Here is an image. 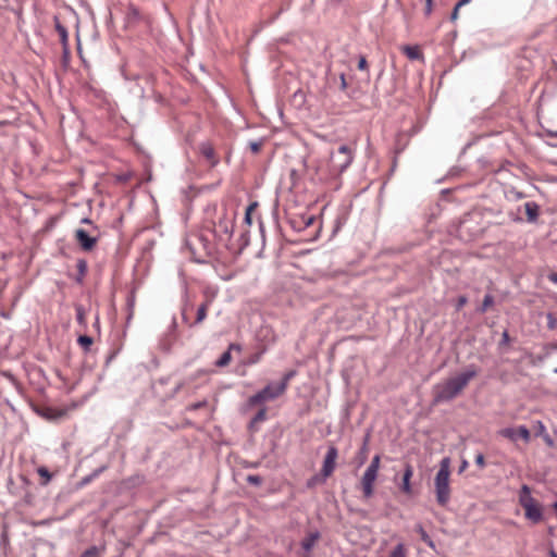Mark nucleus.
<instances>
[{"instance_id":"18","label":"nucleus","mask_w":557,"mask_h":557,"mask_svg":"<svg viewBox=\"0 0 557 557\" xmlns=\"http://www.w3.org/2000/svg\"><path fill=\"white\" fill-rule=\"evenodd\" d=\"M412 474H413L412 467L410 465H407V467L405 468L404 474H403V483H401V491L405 492L406 494L411 493L410 479H411Z\"/></svg>"},{"instance_id":"39","label":"nucleus","mask_w":557,"mask_h":557,"mask_svg":"<svg viewBox=\"0 0 557 557\" xmlns=\"http://www.w3.org/2000/svg\"><path fill=\"white\" fill-rule=\"evenodd\" d=\"M207 400L203 399V400H200V401H197V403H194V404H190L188 407H187V410L189 411H196L198 409H201L203 407L207 406Z\"/></svg>"},{"instance_id":"31","label":"nucleus","mask_w":557,"mask_h":557,"mask_svg":"<svg viewBox=\"0 0 557 557\" xmlns=\"http://www.w3.org/2000/svg\"><path fill=\"white\" fill-rule=\"evenodd\" d=\"M388 557H406V549L403 543L397 544Z\"/></svg>"},{"instance_id":"19","label":"nucleus","mask_w":557,"mask_h":557,"mask_svg":"<svg viewBox=\"0 0 557 557\" xmlns=\"http://www.w3.org/2000/svg\"><path fill=\"white\" fill-rule=\"evenodd\" d=\"M76 268H77L78 273H77V276L75 277V282L77 284H83L84 277L88 270V263L85 259H78L76 262Z\"/></svg>"},{"instance_id":"22","label":"nucleus","mask_w":557,"mask_h":557,"mask_svg":"<svg viewBox=\"0 0 557 557\" xmlns=\"http://www.w3.org/2000/svg\"><path fill=\"white\" fill-rule=\"evenodd\" d=\"M301 216V225L296 226V221H290V225L294 230L300 232L307 227H309L314 222V216L310 214H302Z\"/></svg>"},{"instance_id":"35","label":"nucleus","mask_w":557,"mask_h":557,"mask_svg":"<svg viewBox=\"0 0 557 557\" xmlns=\"http://www.w3.org/2000/svg\"><path fill=\"white\" fill-rule=\"evenodd\" d=\"M369 438H370V434L367 433V435L364 436L363 438V443H362V446L360 448V455H361V460L360 462L362 463L366 459V453L368 450V444H369Z\"/></svg>"},{"instance_id":"26","label":"nucleus","mask_w":557,"mask_h":557,"mask_svg":"<svg viewBox=\"0 0 557 557\" xmlns=\"http://www.w3.org/2000/svg\"><path fill=\"white\" fill-rule=\"evenodd\" d=\"M296 370H289L284 373L282 380L277 382L278 386H283V391L286 392L289 381L296 375Z\"/></svg>"},{"instance_id":"62","label":"nucleus","mask_w":557,"mask_h":557,"mask_svg":"<svg viewBox=\"0 0 557 557\" xmlns=\"http://www.w3.org/2000/svg\"><path fill=\"white\" fill-rule=\"evenodd\" d=\"M259 227H260L261 236H262V238H264V227H263V223L261 221L259 222Z\"/></svg>"},{"instance_id":"12","label":"nucleus","mask_w":557,"mask_h":557,"mask_svg":"<svg viewBox=\"0 0 557 557\" xmlns=\"http://www.w3.org/2000/svg\"><path fill=\"white\" fill-rule=\"evenodd\" d=\"M376 478L377 471L367 468L361 480L362 491L366 498H370L373 495V484Z\"/></svg>"},{"instance_id":"48","label":"nucleus","mask_w":557,"mask_h":557,"mask_svg":"<svg viewBox=\"0 0 557 557\" xmlns=\"http://www.w3.org/2000/svg\"><path fill=\"white\" fill-rule=\"evenodd\" d=\"M339 79H341V86H339V88H341V90H343V91H344V90H346V89H347V86H348V85H347L346 77H345V74H344V73H342V74L339 75Z\"/></svg>"},{"instance_id":"25","label":"nucleus","mask_w":557,"mask_h":557,"mask_svg":"<svg viewBox=\"0 0 557 557\" xmlns=\"http://www.w3.org/2000/svg\"><path fill=\"white\" fill-rule=\"evenodd\" d=\"M494 297L491 294H486L483 298L482 305L476 309L479 313H484L486 310L493 306Z\"/></svg>"},{"instance_id":"24","label":"nucleus","mask_w":557,"mask_h":557,"mask_svg":"<svg viewBox=\"0 0 557 557\" xmlns=\"http://www.w3.org/2000/svg\"><path fill=\"white\" fill-rule=\"evenodd\" d=\"M267 419V408L262 406L257 413L252 417L250 421V428H252L255 424L263 422Z\"/></svg>"},{"instance_id":"55","label":"nucleus","mask_w":557,"mask_h":557,"mask_svg":"<svg viewBox=\"0 0 557 557\" xmlns=\"http://www.w3.org/2000/svg\"><path fill=\"white\" fill-rule=\"evenodd\" d=\"M92 480H94V478L91 476V474H89V475H87V476H85V478H83V479H82V481H81V485H86V484H88L89 482H91Z\"/></svg>"},{"instance_id":"36","label":"nucleus","mask_w":557,"mask_h":557,"mask_svg":"<svg viewBox=\"0 0 557 557\" xmlns=\"http://www.w3.org/2000/svg\"><path fill=\"white\" fill-rule=\"evenodd\" d=\"M193 306L188 302H186L183 307H182V320L183 322L188 326V323H191L188 319V315H187V312H188V309H191Z\"/></svg>"},{"instance_id":"54","label":"nucleus","mask_w":557,"mask_h":557,"mask_svg":"<svg viewBox=\"0 0 557 557\" xmlns=\"http://www.w3.org/2000/svg\"><path fill=\"white\" fill-rule=\"evenodd\" d=\"M544 134L548 137H552V138H555L557 137V129L556 131H550V129H544L543 131Z\"/></svg>"},{"instance_id":"17","label":"nucleus","mask_w":557,"mask_h":557,"mask_svg":"<svg viewBox=\"0 0 557 557\" xmlns=\"http://www.w3.org/2000/svg\"><path fill=\"white\" fill-rule=\"evenodd\" d=\"M54 27H55L57 33L60 36L61 44L66 49L67 45H69L67 29H66V27L64 25L61 24V22H60L58 16H54Z\"/></svg>"},{"instance_id":"38","label":"nucleus","mask_w":557,"mask_h":557,"mask_svg":"<svg viewBox=\"0 0 557 557\" xmlns=\"http://www.w3.org/2000/svg\"><path fill=\"white\" fill-rule=\"evenodd\" d=\"M134 305H135L134 297H128V298H127V311H128V314H127V323H129V321H131V320H132V318H133V313H134Z\"/></svg>"},{"instance_id":"4","label":"nucleus","mask_w":557,"mask_h":557,"mask_svg":"<svg viewBox=\"0 0 557 557\" xmlns=\"http://www.w3.org/2000/svg\"><path fill=\"white\" fill-rule=\"evenodd\" d=\"M450 459L445 457L441 460L440 469L435 475L436 500L441 506L447 505L450 498L449 474Z\"/></svg>"},{"instance_id":"33","label":"nucleus","mask_w":557,"mask_h":557,"mask_svg":"<svg viewBox=\"0 0 557 557\" xmlns=\"http://www.w3.org/2000/svg\"><path fill=\"white\" fill-rule=\"evenodd\" d=\"M258 203L257 202H252L250 203L247 209H246V212H245V222L247 224H251V218H252V211L257 208Z\"/></svg>"},{"instance_id":"9","label":"nucleus","mask_w":557,"mask_h":557,"mask_svg":"<svg viewBox=\"0 0 557 557\" xmlns=\"http://www.w3.org/2000/svg\"><path fill=\"white\" fill-rule=\"evenodd\" d=\"M34 411L47 421H58L66 416L67 409L50 406H34Z\"/></svg>"},{"instance_id":"15","label":"nucleus","mask_w":557,"mask_h":557,"mask_svg":"<svg viewBox=\"0 0 557 557\" xmlns=\"http://www.w3.org/2000/svg\"><path fill=\"white\" fill-rule=\"evenodd\" d=\"M209 306L210 301L206 300L198 307L195 321L193 323H188L189 327H194L205 321Z\"/></svg>"},{"instance_id":"8","label":"nucleus","mask_w":557,"mask_h":557,"mask_svg":"<svg viewBox=\"0 0 557 557\" xmlns=\"http://www.w3.org/2000/svg\"><path fill=\"white\" fill-rule=\"evenodd\" d=\"M499 435L508 438L512 442L522 440L529 443L531 440V433L525 425H519L518 428H505L499 431Z\"/></svg>"},{"instance_id":"51","label":"nucleus","mask_w":557,"mask_h":557,"mask_svg":"<svg viewBox=\"0 0 557 557\" xmlns=\"http://www.w3.org/2000/svg\"><path fill=\"white\" fill-rule=\"evenodd\" d=\"M459 10L460 9H457V4H455V7H454V9L451 11V14H450V21L451 22H455L458 18Z\"/></svg>"},{"instance_id":"21","label":"nucleus","mask_w":557,"mask_h":557,"mask_svg":"<svg viewBox=\"0 0 557 557\" xmlns=\"http://www.w3.org/2000/svg\"><path fill=\"white\" fill-rule=\"evenodd\" d=\"M104 546L92 545L85 549L78 557H102L104 554Z\"/></svg>"},{"instance_id":"10","label":"nucleus","mask_w":557,"mask_h":557,"mask_svg":"<svg viewBox=\"0 0 557 557\" xmlns=\"http://www.w3.org/2000/svg\"><path fill=\"white\" fill-rule=\"evenodd\" d=\"M338 456V450L335 446H329L324 460L323 466L321 469V474L323 476V481L326 480L335 470L336 467V458Z\"/></svg>"},{"instance_id":"6","label":"nucleus","mask_w":557,"mask_h":557,"mask_svg":"<svg viewBox=\"0 0 557 557\" xmlns=\"http://www.w3.org/2000/svg\"><path fill=\"white\" fill-rule=\"evenodd\" d=\"M519 503L524 509L525 518L533 523H539L543 519L542 508L535 503V499L531 495V488L523 484L519 495Z\"/></svg>"},{"instance_id":"47","label":"nucleus","mask_w":557,"mask_h":557,"mask_svg":"<svg viewBox=\"0 0 557 557\" xmlns=\"http://www.w3.org/2000/svg\"><path fill=\"white\" fill-rule=\"evenodd\" d=\"M537 425H539V429H537V433H536V435L543 436L544 434H546V428H545V425L543 424V422H542V421H539V422H537Z\"/></svg>"},{"instance_id":"40","label":"nucleus","mask_w":557,"mask_h":557,"mask_svg":"<svg viewBox=\"0 0 557 557\" xmlns=\"http://www.w3.org/2000/svg\"><path fill=\"white\" fill-rule=\"evenodd\" d=\"M262 143H263L262 139H259V140H256V141H250L249 143V147H250L251 152L252 153H258L261 150Z\"/></svg>"},{"instance_id":"59","label":"nucleus","mask_w":557,"mask_h":557,"mask_svg":"<svg viewBox=\"0 0 557 557\" xmlns=\"http://www.w3.org/2000/svg\"><path fill=\"white\" fill-rule=\"evenodd\" d=\"M176 326H177V324H176V320H175V319H173V320H172V323H171V326H170V329H171V332H172V333H174V332H175Z\"/></svg>"},{"instance_id":"23","label":"nucleus","mask_w":557,"mask_h":557,"mask_svg":"<svg viewBox=\"0 0 557 557\" xmlns=\"http://www.w3.org/2000/svg\"><path fill=\"white\" fill-rule=\"evenodd\" d=\"M404 52L410 60H419L422 57L417 46H406Z\"/></svg>"},{"instance_id":"29","label":"nucleus","mask_w":557,"mask_h":557,"mask_svg":"<svg viewBox=\"0 0 557 557\" xmlns=\"http://www.w3.org/2000/svg\"><path fill=\"white\" fill-rule=\"evenodd\" d=\"M231 358H232V356H231V351H230V350H226V351H224V352L219 357V359H216V361L214 362V364H215L216 367H220V368L225 367V366H227V364L230 363Z\"/></svg>"},{"instance_id":"46","label":"nucleus","mask_w":557,"mask_h":557,"mask_svg":"<svg viewBox=\"0 0 557 557\" xmlns=\"http://www.w3.org/2000/svg\"><path fill=\"white\" fill-rule=\"evenodd\" d=\"M510 342V336L507 330H505L502 334L500 345H507Z\"/></svg>"},{"instance_id":"45","label":"nucleus","mask_w":557,"mask_h":557,"mask_svg":"<svg viewBox=\"0 0 557 557\" xmlns=\"http://www.w3.org/2000/svg\"><path fill=\"white\" fill-rule=\"evenodd\" d=\"M263 352H264V350L251 355L250 359H249V363H257V362H259L261 357H262V355H263Z\"/></svg>"},{"instance_id":"50","label":"nucleus","mask_w":557,"mask_h":557,"mask_svg":"<svg viewBox=\"0 0 557 557\" xmlns=\"http://www.w3.org/2000/svg\"><path fill=\"white\" fill-rule=\"evenodd\" d=\"M183 385H184L183 382L177 383L169 397L170 398L174 397L182 389Z\"/></svg>"},{"instance_id":"64","label":"nucleus","mask_w":557,"mask_h":557,"mask_svg":"<svg viewBox=\"0 0 557 557\" xmlns=\"http://www.w3.org/2000/svg\"><path fill=\"white\" fill-rule=\"evenodd\" d=\"M549 556L550 557H557V553L554 549H550L549 550Z\"/></svg>"},{"instance_id":"27","label":"nucleus","mask_w":557,"mask_h":557,"mask_svg":"<svg viewBox=\"0 0 557 557\" xmlns=\"http://www.w3.org/2000/svg\"><path fill=\"white\" fill-rule=\"evenodd\" d=\"M77 343L79 346L84 349V351H88L90 349V346L94 343V339L91 336L88 335H81L77 338Z\"/></svg>"},{"instance_id":"11","label":"nucleus","mask_w":557,"mask_h":557,"mask_svg":"<svg viewBox=\"0 0 557 557\" xmlns=\"http://www.w3.org/2000/svg\"><path fill=\"white\" fill-rule=\"evenodd\" d=\"M75 239L84 251H90L97 244L98 237L90 236L88 232L83 228H77L75 231Z\"/></svg>"},{"instance_id":"58","label":"nucleus","mask_w":557,"mask_h":557,"mask_svg":"<svg viewBox=\"0 0 557 557\" xmlns=\"http://www.w3.org/2000/svg\"><path fill=\"white\" fill-rule=\"evenodd\" d=\"M472 0H459L456 4H457V9H460L462 8L463 5L470 3Z\"/></svg>"},{"instance_id":"13","label":"nucleus","mask_w":557,"mask_h":557,"mask_svg":"<svg viewBox=\"0 0 557 557\" xmlns=\"http://www.w3.org/2000/svg\"><path fill=\"white\" fill-rule=\"evenodd\" d=\"M200 152L212 166L218 164L219 159L215 156L213 146L209 141H203L200 144Z\"/></svg>"},{"instance_id":"1","label":"nucleus","mask_w":557,"mask_h":557,"mask_svg":"<svg viewBox=\"0 0 557 557\" xmlns=\"http://www.w3.org/2000/svg\"><path fill=\"white\" fill-rule=\"evenodd\" d=\"M478 374L474 366L468 367L465 371L459 373L458 375L443 382L438 383L433 387V403L442 404L451 401L456 398L463 388L468 385V383L475 377Z\"/></svg>"},{"instance_id":"43","label":"nucleus","mask_w":557,"mask_h":557,"mask_svg":"<svg viewBox=\"0 0 557 557\" xmlns=\"http://www.w3.org/2000/svg\"><path fill=\"white\" fill-rule=\"evenodd\" d=\"M358 70L359 71H367L368 70V62L364 55L359 57L358 61Z\"/></svg>"},{"instance_id":"5","label":"nucleus","mask_w":557,"mask_h":557,"mask_svg":"<svg viewBox=\"0 0 557 557\" xmlns=\"http://www.w3.org/2000/svg\"><path fill=\"white\" fill-rule=\"evenodd\" d=\"M354 152L347 145H342L336 151L331 152L330 156V173L341 175L352 163Z\"/></svg>"},{"instance_id":"14","label":"nucleus","mask_w":557,"mask_h":557,"mask_svg":"<svg viewBox=\"0 0 557 557\" xmlns=\"http://www.w3.org/2000/svg\"><path fill=\"white\" fill-rule=\"evenodd\" d=\"M320 536H321L320 532L318 530H315L302 539L300 545H301V548L305 550V553L308 554L313 549V547H314L317 541L320 539Z\"/></svg>"},{"instance_id":"53","label":"nucleus","mask_w":557,"mask_h":557,"mask_svg":"<svg viewBox=\"0 0 557 557\" xmlns=\"http://www.w3.org/2000/svg\"><path fill=\"white\" fill-rule=\"evenodd\" d=\"M106 469H107V467H106V466H102V467H100V468L96 469V470H95L92 473H90V474H91V476L95 479V478H97L100 473H102Z\"/></svg>"},{"instance_id":"41","label":"nucleus","mask_w":557,"mask_h":557,"mask_svg":"<svg viewBox=\"0 0 557 557\" xmlns=\"http://www.w3.org/2000/svg\"><path fill=\"white\" fill-rule=\"evenodd\" d=\"M380 461H381L380 455H375L372 458V460H371L370 465L368 466V468L379 472Z\"/></svg>"},{"instance_id":"44","label":"nucleus","mask_w":557,"mask_h":557,"mask_svg":"<svg viewBox=\"0 0 557 557\" xmlns=\"http://www.w3.org/2000/svg\"><path fill=\"white\" fill-rule=\"evenodd\" d=\"M475 465L483 469L485 467V458H484V455L482 453H479L476 456H475Z\"/></svg>"},{"instance_id":"3","label":"nucleus","mask_w":557,"mask_h":557,"mask_svg":"<svg viewBox=\"0 0 557 557\" xmlns=\"http://www.w3.org/2000/svg\"><path fill=\"white\" fill-rule=\"evenodd\" d=\"M210 236L203 228L201 233L187 238L185 242V248L197 263H205L206 259L216 251V246L219 245Z\"/></svg>"},{"instance_id":"60","label":"nucleus","mask_w":557,"mask_h":557,"mask_svg":"<svg viewBox=\"0 0 557 557\" xmlns=\"http://www.w3.org/2000/svg\"><path fill=\"white\" fill-rule=\"evenodd\" d=\"M94 326H95L97 330H99V327H100V322H99V315H98V314L95 317V323H94Z\"/></svg>"},{"instance_id":"20","label":"nucleus","mask_w":557,"mask_h":557,"mask_svg":"<svg viewBox=\"0 0 557 557\" xmlns=\"http://www.w3.org/2000/svg\"><path fill=\"white\" fill-rule=\"evenodd\" d=\"M414 530L420 535L421 541H423L430 548L435 549L434 541L431 539L421 523H418L414 527Z\"/></svg>"},{"instance_id":"16","label":"nucleus","mask_w":557,"mask_h":557,"mask_svg":"<svg viewBox=\"0 0 557 557\" xmlns=\"http://www.w3.org/2000/svg\"><path fill=\"white\" fill-rule=\"evenodd\" d=\"M528 221L533 223L539 218L540 207L535 201H528L524 203Z\"/></svg>"},{"instance_id":"63","label":"nucleus","mask_w":557,"mask_h":557,"mask_svg":"<svg viewBox=\"0 0 557 557\" xmlns=\"http://www.w3.org/2000/svg\"><path fill=\"white\" fill-rule=\"evenodd\" d=\"M131 12H132V14H133V16H134V17H138L139 12H138V10H137V9L132 8V9H131Z\"/></svg>"},{"instance_id":"61","label":"nucleus","mask_w":557,"mask_h":557,"mask_svg":"<svg viewBox=\"0 0 557 557\" xmlns=\"http://www.w3.org/2000/svg\"><path fill=\"white\" fill-rule=\"evenodd\" d=\"M169 380H170L169 377H161V379H159V381H158V382H159L160 384H162V385H165V384H168Z\"/></svg>"},{"instance_id":"56","label":"nucleus","mask_w":557,"mask_h":557,"mask_svg":"<svg viewBox=\"0 0 557 557\" xmlns=\"http://www.w3.org/2000/svg\"><path fill=\"white\" fill-rule=\"evenodd\" d=\"M548 280H549L552 283L557 284V273H556V272H553V273L548 274Z\"/></svg>"},{"instance_id":"7","label":"nucleus","mask_w":557,"mask_h":557,"mask_svg":"<svg viewBox=\"0 0 557 557\" xmlns=\"http://www.w3.org/2000/svg\"><path fill=\"white\" fill-rule=\"evenodd\" d=\"M285 392L283 386H278L277 383L271 382L267 384L262 389L250 396L247 400L249 407L262 405L265 401L274 400L282 396Z\"/></svg>"},{"instance_id":"37","label":"nucleus","mask_w":557,"mask_h":557,"mask_svg":"<svg viewBox=\"0 0 557 557\" xmlns=\"http://www.w3.org/2000/svg\"><path fill=\"white\" fill-rule=\"evenodd\" d=\"M546 319H547V327L549 330H555L557 327V318L552 312H548L546 314Z\"/></svg>"},{"instance_id":"52","label":"nucleus","mask_w":557,"mask_h":557,"mask_svg":"<svg viewBox=\"0 0 557 557\" xmlns=\"http://www.w3.org/2000/svg\"><path fill=\"white\" fill-rule=\"evenodd\" d=\"M318 480H319L318 475H314V476L310 478L307 481V487H313L315 485V483L318 482Z\"/></svg>"},{"instance_id":"57","label":"nucleus","mask_w":557,"mask_h":557,"mask_svg":"<svg viewBox=\"0 0 557 557\" xmlns=\"http://www.w3.org/2000/svg\"><path fill=\"white\" fill-rule=\"evenodd\" d=\"M468 465H469V463H468V461H467L466 459H463V460L461 461L460 467H459V473H461L462 471H465V470L467 469Z\"/></svg>"},{"instance_id":"2","label":"nucleus","mask_w":557,"mask_h":557,"mask_svg":"<svg viewBox=\"0 0 557 557\" xmlns=\"http://www.w3.org/2000/svg\"><path fill=\"white\" fill-rule=\"evenodd\" d=\"M235 219V211L222 208L216 212L215 220L205 223V231L214 238L219 246L227 248L233 237Z\"/></svg>"},{"instance_id":"34","label":"nucleus","mask_w":557,"mask_h":557,"mask_svg":"<svg viewBox=\"0 0 557 557\" xmlns=\"http://www.w3.org/2000/svg\"><path fill=\"white\" fill-rule=\"evenodd\" d=\"M247 483L255 486H260L263 482L262 478L257 474H249L246 479Z\"/></svg>"},{"instance_id":"30","label":"nucleus","mask_w":557,"mask_h":557,"mask_svg":"<svg viewBox=\"0 0 557 557\" xmlns=\"http://www.w3.org/2000/svg\"><path fill=\"white\" fill-rule=\"evenodd\" d=\"M470 215H466L461 221H460V224H459V227H458V232H459V235L461 237H465L466 233L468 231H470V227L468 226L469 222H470Z\"/></svg>"},{"instance_id":"32","label":"nucleus","mask_w":557,"mask_h":557,"mask_svg":"<svg viewBox=\"0 0 557 557\" xmlns=\"http://www.w3.org/2000/svg\"><path fill=\"white\" fill-rule=\"evenodd\" d=\"M37 473H38L41 478H44V479H45V481L42 482V485H47V484L50 482L51 478H52V475H51L50 471H49L46 467H39V468L37 469Z\"/></svg>"},{"instance_id":"49","label":"nucleus","mask_w":557,"mask_h":557,"mask_svg":"<svg viewBox=\"0 0 557 557\" xmlns=\"http://www.w3.org/2000/svg\"><path fill=\"white\" fill-rule=\"evenodd\" d=\"M542 437L548 447H553L555 445V443H554L553 438L549 436V434L546 433Z\"/></svg>"},{"instance_id":"28","label":"nucleus","mask_w":557,"mask_h":557,"mask_svg":"<svg viewBox=\"0 0 557 557\" xmlns=\"http://www.w3.org/2000/svg\"><path fill=\"white\" fill-rule=\"evenodd\" d=\"M75 312H76V321L79 325H86V312L85 308L82 305L75 306Z\"/></svg>"},{"instance_id":"42","label":"nucleus","mask_w":557,"mask_h":557,"mask_svg":"<svg viewBox=\"0 0 557 557\" xmlns=\"http://www.w3.org/2000/svg\"><path fill=\"white\" fill-rule=\"evenodd\" d=\"M467 302H468V298L466 296H463V295L459 296L456 301V310L457 311L461 310L466 306Z\"/></svg>"}]
</instances>
